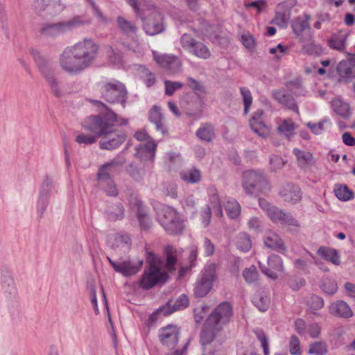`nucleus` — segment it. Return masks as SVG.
I'll return each mask as SVG.
<instances>
[{
  "label": "nucleus",
  "mask_w": 355,
  "mask_h": 355,
  "mask_svg": "<svg viewBox=\"0 0 355 355\" xmlns=\"http://www.w3.org/2000/svg\"><path fill=\"white\" fill-rule=\"evenodd\" d=\"M216 265L209 262L205 265L201 275V297L207 295L213 288L214 282L217 279Z\"/></svg>",
  "instance_id": "obj_12"
},
{
  "label": "nucleus",
  "mask_w": 355,
  "mask_h": 355,
  "mask_svg": "<svg viewBox=\"0 0 355 355\" xmlns=\"http://www.w3.org/2000/svg\"><path fill=\"white\" fill-rule=\"evenodd\" d=\"M165 253L166 255V267L168 270L173 271L176 264V250L173 246H167L165 248Z\"/></svg>",
  "instance_id": "obj_42"
},
{
  "label": "nucleus",
  "mask_w": 355,
  "mask_h": 355,
  "mask_svg": "<svg viewBox=\"0 0 355 355\" xmlns=\"http://www.w3.org/2000/svg\"><path fill=\"white\" fill-rule=\"evenodd\" d=\"M267 6L266 0H257L251 3H245V5L246 8H253L256 9L259 14L261 13Z\"/></svg>",
  "instance_id": "obj_57"
},
{
  "label": "nucleus",
  "mask_w": 355,
  "mask_h": 355,
  "mask_svg": "<svg viewBox=\"0 0 355 355\" xmlns=\"http://www.w3.org/2000/svg\"><path fill=\"white\" fill-rule=\"evenodd\" d=\"M204 254L207 257H210L215 252L214 244L207 238H205L203 243Z\"/></svg>",
  "instance_id": "obj_60"
},
{
  "label": "nucleus",
  "mask_w": 355,
  "mask_h": 355,
  "mask_svg": "<svg viewBox=\"0 0 355 355\" xmlns=\"http://www.w3.org/2000/svg\"><path fill=\"white\" fill-rule=\"evenodd\" d=\"M114 168V162L107 163L100 168L98 174L99 185L105 191L108 196H116L118 195L116 185L110 178V173L113 171Z\"/></svg>",
  "instance_id": "obj_10"
},
{
  "label": "nucleus",
  "mask_w": 355,
  "mask_h": 355,
  "mask_svg": "<svg viewBox=\"0 0 355 355\" xmlns=\"http://www.w3.org/2000/svg\"><path fill=\"white\" fill-rule=\"evenodd\" d=\"M293 153L296 157L297 164L300 167L307 168L314 165L315 159L310 152L294 148Z\"/></svg>",
  "instance_id": "obj_28"
},
{
  "label": "nucleus",
  "mask_w": 355,
  "mask_h": 355,
  "mask_svg": "<svg viewBox=\"0 0 355 355\" xmlns=\"http://www.w3.org/2000/svg\"><path fill=\"white\" fill-rule=\"evenodd\" d=\"M116 22L119 30L122 33L128 37H132V44L123 43L128 49L135 51L138 46V41L135 38L136 33L137 31V27L136 25L130 21L125 19L121 16H119L116 18Z\"/></svg>",
  "instance_id": "obj_14"
},
{
  "label": "nucleus",
  "mask_w": 355,
  "mask_h": 355,
  "mask_svg": "<svg viewBox=\"0 0 355 355\" xmlns=\"http://www.w3.org/2000/svg\"><path fill=\"white\" fill-rule=\"evenodd\" d=\"M99 89L103 98L109 103H125L127 91L125 86L118 80L101 81L98 83Z\"/></svg>",
  "instance_id": "obj_8"
},
{
  "label": "nucleus",
  "mask_w": 355,
  "mask_h": 355,
  "mask_svg": "<svg viewBox=\"0 0 355 355\" xmlns=\"http://www.w3.org/2000/svg\"><path fill=\"white\" fill-rule=\"evenodd\" d=\"M240 41L249 51H253L255 48V40L249 32L243 33L240 36Z\"/></svg>",
  "instance_id": "obj_49"
},
{
  "label": "nucleus",
  "mask_w": 355,
  "mask_h": 355,
  "mask_svg": "<svg viewBox=\"0 0 355 355\" xmlns=\"http://www.w3.org/2000/svg\"><path fill=\"white\" fill-rule=\"evenodd\" d=\"M52 180L46 178L42 182L37 206L42 210H44L48 204V196L52 187Z\"/></svg>",
  "instance_id": "obj_31"
},
{
  "label": "nucleus",
  "mask_w": 355,
  "mask_h": 355,
  "mask_svg": "<svg viewBox=\"0 0 355 355\" xmlns=\"http://www.w3.org/2000/svg\"><path fill=\"white\" fill-rule=\"evenodd\" d=\"M309 15L304 14L295 18L292 23V28L294 33L300 37L304 32H309L311 30Z\"/></svg>",
  "instance_id": "obj_27"
},
{
  "label": "nucleus",
  "mask_w": 355,
  "mask_h": 355,
  "mask_svg": "<svg viewBox=\"0 0 355 355\" xmlns=\"http://www.w3.org/2000/svg\"><path fill=\"white\" fill-rule=\"evenodd\" d=\"M135 137L138 141H146L144 145H141L139 149L142 152H145L148 154L150 159L153 160L155 157V150L157 145L152 139H148L149 137L148 135L143 131L137 132L135 135Z\"/></svg>",
  "instance_id": "obj_26"
},
{
  "label": "nucleus",
  "mask_w": 355,
  "mask_h": 355,
  "mask_svg": "<svg viewBox=\"0 0 355 355\" xmlns=\"http://www.w3.org/2000/svg\"><path fill=\"white\" fill-rule=\"evenodd\" d=\"M225 208L227 215L232 218H237L241 213V205L234 199L227 200Z\"/></svg>",
  "instance_id": "obj_41"
},
{
  "label": "nucleus",
  "mask_w": 355,
  "mask_h": 355,
  "mask_svg": "<svg viewBox=\"0 0 355 355\" xmlns=\"http://www.w3.org/2000/svg\"><path fill=\"white\" fill-rule=\"evenodd\" d=\"M165 93L168 96H172L177 89H181L183 84L180 82L165 80Z\"/></svg>",
  "instance_id": "obj_54"
},
{
  "label": "nucleus",
  "mask_w": 355,
  "mask_h": 355,
  "mask_svg": "<svg viewBox=\"0 0 355 355\" xmlns=\"http://www.w3.org/2000/svg\"><path fill=\"white\" fill-rule=\"evenodd\" d=\"M214 137L215 132L211 125L206 123L201 127V141L209 142Z\"/></svg>",
  "instance_id": "obj_50"
},
{
  "label": "nucleus",
  "mask_w": 355,
  "mask_h": 355,
  "mask_svg": "<svg viewBox=\"0 0 355 355\" xmlns=\"http://www.w3.org/2000/svg\"><path fill=\"white\" fill-rule=\"evenodd\" d=\"M263 114L262 110L256 111L250 120V125L252 131L259 137L266 138L270 134V129L262 120Z\"/></svg>",
  "instance_id": "obj_20"
},
{
  "label": "nucleus",
  "mask_w": 355,
  "mask_h": 355,
  "mask_svg": "<svg viewBox=\"0 0 355 355\" xmlns=\"http://www.w3.org/2000/svg\"><path fill=\"white\" fill-rule=\"evenodd\" d=\"M253 304L261 311H266L270 305V297L263 292H257L253 297Z\"/></svg>",
  "instance_id": "obj_37"
},
{
  "label": "nucleus",
  "mask_w": 355,
  "mask_h": 355,
  "mask_svg": "<svg viewBox=\"0 0 355 355\" xmlns=\"http://www.w3.org/2000/svg\"><path fill=\"white\" fill-rule=\"evenodd\" d=\"M257 340L260 342L263 348L264 355H270L268 338L261 329H255L253 330Z\"/></svg>",
  "instance_id": "obj_43"
},
{
  "label": "nucleus",
  "mask_w": 355,
  "mask_h": 355,
  "mask_svg": "<svg viewBox=\"0 0 355 355\" xmlns=\"http://www.w3.org/2000/svg\"><path fill=\"white\" fill-rule=\"evenodd\" d=\"M157 214L159 223L169 234H176L182 231V221L178 214L172 207L162 206Z\"/></svg>",
  "instance_id": "obj_7"
},
{
  "label": "nucleus",
  "mask_w": 355,
  "mask_h": 355,
  "mask_svg": "<svg viewBox=\"0 0 355 355\" xmlns=\"http://www.w3.org/2000/svg\"><path fill=\"white\" fill-rule=\"evenodd\" d=\"M282 198L286 202L295 204L302 199V192L300 188L293 184H287L279 192Z\"/></svg>",
  "instance_id": "obj_23"
},
{
  "label": "nucleus",
  "mask_w": 355,
  "mask_h": 355,
  "mask_svg": "<svg viewBox=\"0 0 355 355\" xmlns=\"http://www.w3.org/2000/svg\"><path fill=\"white\" fill-rule=\"evenodd\" d=\"M130 204L135 205L138 209V220L142 229H148L150 227V221L146 212L141 209V202L135 198V201H130Z\"/></svg>",
  "instance_id": "obj_40"
},
{
  "label": "nucleus",
  "mask_w": 355,
  "mask_h": 355,
  "mask_svg": "<svg viewBox=\"0 0 355 355\" xmlns=\"http://www.w3.org/2000/svg\"><path fill=\"white\" fill-rule=\"evenodd\" d=\"M115 241L116 243L117 247H126L129 248L131 245V239L128 235H116L115 236Z\"/></svg>",
  "instance_id": "obj_58"
},
{
  "label": "nucleus",
  "mask_w": 355,
  "mask_h": 355,
  "mask_svg": "<svg viewBox=\"0 0 355 355\" xmlns=\"http://www.w3.org/2000/svg\"><path fill=\"white\" fill-rule=\"evenodd\" d=\"M263 243L266 248L276 250L282 254H284L287 250V248L283 240L277 234L272 231L266 232L263 237Z\"/></svg>",
  "instance_id": "obj_24"
},
{
  "label": "nucleus",
  "mask_w": 355,
  "mask_h": 355,
  "mask_svg": "<svg viewBox=\"0 0 355 355\" xmlns=\"http://www.w3.org/2000/svg\"><path fill=\"white\" fill-rule=\"evenodd\" d=\"M240 92L243 98V102L244 105L243 113L244 114H248L250 108L252 103V96L251 92L247 87H240Z\"/></svg>",
  "instance_id": "obj_45"
},
{
  "label": "nucleus",
  "mask_w": 355,
  "mask_h": 355,
  "mask_svg": "<svg viewBox=\"0 0 355 355\" xmlns=\"http://www.w3.org/2000/svg\"><path fill=\"white\" fill-rule=\"evenodd\" d=\"M347 37V34L343 33L332 35L328 41L329 46L339 51H344L346 48Z\"/></svg>",
  "instance_id": "obj_32"
},
{
  "label": "nucleus",
  "mask_w": 355,
  "mask_h": 355,
  "mask_svg": "<svg viewBox=\"0 0 355 355\" xmlns=\"http://www.w3.org/2000/svg\"><path fill=\"white\" fill-rule=\"evenodd\" d=\"M327 346L324 342H315L309 345L308 354L314 355H326Z\"/></svg>",
  "instance_id": "obj_44"
},
{
  "label": "nucleus",
  "mask_w": 355,
  "mask_h": 355,
  "mask_svg": "<svg viewBox=\"0 0 355 355\" xmlns=\"http://www.w3.org/2000/svg\"><path fill=\"white\" fill-rule=\"evenodd\" d=\"M306 332L309 333L312 338H316L320 334L321 327L318 323H311L308 326Z\"/></svg>",
  "instance_id": "obj_59"
},
{
  "label": "nucleus",
  "mask_w": 355,
  "mask_h": 355,
  "mask_svg": "<svg viewBox=\"0 0 355 355\" xmlns=\"http://www.w3.org/2000/svg\"><path fill=\"white\" fill-rule=\"evenodd\" d=\"M236 245L242 252H248L252 247V241L249 235L245 232L239 233L236 238Z\"/></svg>",
  "instance_id": "obj_39"
},
{
  "label": "nucleus",
  "mask_w": 355,
  "mask_h": 355,
  "mask_svg": "<svg viewBox=\"0 0 355 355\" xmlns=\"http://www.w3.org/2000/svg\"><path fill=\"white\" fill-rule=\"evenodd\" d=\"M324 300L321 297L312 295L307 301V312L315 315H319L317 311L322 309L324 307Z\"/></svg>",
  "instance_id": "obj_33"
},
{
  "label": "nucleus",
  "mask_w": 355,
  "mask_h": 355,
  "mask_svg": "<svg viewBox=\"0 0 355 355\" xmlns=\"http://www.w3.org/2000/svg\"><path fill=\"white\" fill-rule=\"evenodd\" d=\"M127 121L119 119L111 110L87 117L83 124L85 129L101 137L99 146L101 149L109 150L119 148L126 139L125 131L121 128Z\"/></svg>",
  "instance_id": "obj_1"
},
{
  "label": "nucleus",
  "mask_w": 355,
  "mask_h": 355,
  "mask_svg": "<svg viewBox=\"0 0 355 355\" xmlns=\"http://www.w3.org/2000/svg\"><path fill=\"white\" fill-rule=\"evenodd\" d=\"M107 259L113 267L114 270L117 272L122 274L124 276H131L137 273L140 267L132 264L129 261H123V262H115L112 261L110 258L107 257Z\"/></svg>",
  "instance_id": "obj_25"
},
{
  "label": "nucleus",
  "mask_w": 355,
  "mask_h": 355,
  "mask_svg": "<svg viewBox=\"0 0 355 355\" xmlns=\"http://www.w3.org/2000/svg\"><path fill=\"white\" fill-rule=\"evenodd\" d=\"M268 216L275 223L286 224L299 227V222L289 213H285L282 209L273 206L268 210Z\"/></svg>",
  "instance_id": "obj_17"
},
{
  "label": "nucleus",
  "mask_w": 355,
  "mask_h": 355,
  "mask_svg": "<svg viewBox=\"0 0 355 355\" xmlns=\"http://www.w3.org/2000/svg\"><path fill=\"white\" fill-rule=\"evenodd\" d=\"M181 43L184 49H187L191 54L198 57V42L191 35L184 33L181 38Z\"/></svg>",
  "instance_id": "obj_35"
},
{
  "label": "nucleus",
  "mask_w": 355,
  "mask_h": 355,
  "mask_svg": "<svg viewBox=\"0 0 355 355\" xmlns=\"http://www.w3.org/2000/svg\"><path fill=\"white\" fill-rule=\"evenodd\" d=\"M189 304V300L187 295H181L175 302L169 300L166 305L158 309L160 313L164 316H168L170 314L182 310L187 308Z\"/></svg>",
  "instance_id": "obj_22"
},
{
  "label": "nucleus",
  "mask_w": 355,
  "mask_h": 355,
  "mask_svg": "<svg viewBox=\"0 0 355 355\" xmlns=\"http://www.w3.org/2000/svg\"><path fill=\"white\" fill-rule=\"evenodd\" d=\"M243 276L248 284L255 282L258 279V272L254 266L245 268L243 272Z\"/></svg>",
  "instance_id": "obj_51"
},
{
  "label": "nucleus",
  "mask_w": 355,
  "mask_h": 355,
  "mask_svg": "<svg viewBox=\"0 0 355 355\" xmlns=\"http://www.w3.org/2000/svg\"><path fill=\"white\" fill-rule=\"evenodd\" d=\"M180 336L179 328L173 324H168L159 329V338L161 343L168 347L173 348L178 343Z\"/></svg>",
  "instance_id": "obj_13"
},
{
  "label": "nucleus",
  "mask_w": 355,
  "mask_h": 355,
  "mask_svg": "<svg viewBox=\"0 0 355 355\" xmlns=\"http://www.w3.org/2000/svg\"><path fill=\"white\" fill-rule=\"evenodd\" d=\"M181 178L189 183H196L200 180V172L197 169H191L181 173Z\"/></svg>",
  "instance_id": "obj_48"
},
{
  "label": "nucleus",
  "mask_w": 355,
  "mask_h": 355,
  "mask_svg": "<svg viewBox=\"0 0 355 355\" xmlns=\"http://www.w3.org/2000/svg\"><path fill=\"white\" fill-rule=\"evenodd\" d=\"M336 71L340 83H349L355 78V58L340 62L337 65Z\"/></svg>",
  "instance_id": "obj_15"
},
{
  "label": "nucleus",
  "mask_w": 355,
  "mask_h": 355,
  "mask_svg": "<svg viewBox=\"0 0 355 355\" xmlns=\"http://www.w3.org/2000/svg\"><path fill=\"white\" fill-rule=\"evenodd\" d=\"M147 0H127L128 4L134 9L136 14L141 17L144 28L148 35H153L164 30L161 13L153 8L149 16L143 17L140 12L139 6L147 3Z\"/></svg>",
  "instance_id": "obj_5"
},
{
  "label": "nucleus",
  "mask_w": 355,
  "mask_h": 355,
  "mask_svg": "<svg viewBox=\"0 0 355 355\" xmlns=\"http://www.w3.org/2000/svg\"><path fill=\"white\" fill-rule=\"evenodd\" d=\"M98 49L93 40L84 39L64 49L60 55V66L69 75L79 74L94 63Z\"/></svg>",
  "instance_id": "obj_2"
},
{
  "label": "nucleus",
  "mask_w": 355,
  "mask_h": 355,
  "mask_svg": "<svg viewBox=\"0 0 355 355\" xmlns=\"http://www.w3.org/2000/svg\"><path fill=\"white\" fill-rule=\"evenodd\" d=\"M98 137L96 134L94 135H87L85 133H80L76 135L75 141L79 144L90 145L96 141V138Z\"/></svg>",
  "instance_id": "obj_52"
},
{
  "label": "nucleus",
  "mask_w": 355,
  "mask_h": 355,
  "mask_svg": "<svg viewBox=\"0 0 355 355\" xmlns=\"http://www.w3.org/2000/svg\"><path fill=\"white\" fill-rule=\"evenodd\" d=\"M40 71L47 83L53 94L58 98L61 97L64 92L61 83L55 76L54 69L52 66L48 64H40Z\"/></svg>",
  "instance_id": "obj_11"
},
{
  "label": "nucleus",
  "mask_w": 355,
  "mask_h": 355,
  "mask_svg": "<svg viewBox=\"0 0 355 355\" xmlns=\"http://www.w3.org/2000/svg\"><path fill=\"white\" fill-rule=\"evenodd\" d=\"M268 267L261 266L262 272L271 279H277V272L284 270L282 259L277 254H272L268 258Z\"/></svg>",
  "instance_id": "obj_16"
},
{
  "label": "nucleus",
  "mask_w": 355,
  "mask_h": 355,
  "mask_svg": "<svg viewBox=\"0 0 355 355\" xmlns=\"http://www.w3.org/2000/svg\"><path fill=\"white\" fill-rule=\"evenodd\" d=\"M233 315L232 306L229 302L220 303L206 319L201 332V343L205 345L211 343L217 334L231 320Z\"/></svg>",
  "instance_id": "obj_3"
},
{
  "label": "nucleus",
  "mask_w": 355,
  "mask_h": 355,
  "mask_svg": "<svg viewBox=\"0 0 355 355\" xmlns=\"http://www.w3.org/2000/svg\"><path fill=\"white\" fill-rule=\"evenodd\" d=\"M308 326L305 321L301 318L297 319L295 322V329L301 336L306 335Z\"/></svg>",
  "instance_id": "obj_61"
},
{
  "label": "nucleus",
  "mask_w": 355,
  "mask_h": 355,
  "mask_svg": "<svg viewBox=\"0 0 355 355\" xmlns=\"http://www.w3.org/2000/svg\"><path fill=\"white\" fill-rule=\"evenodd\" d=\"M155 62L162 67L169 70L172 73L177 72L180 68V62L175 56L153 53Z\"/></svg>",
  "instance_id": "obj_21"
},
{
  "label": "nucleus",
  "mask_w": 355,
  "mask_h": 355,
  "mask_svg": "<svg viewBox=\"0 0 355 355\" xmlns=\"http://www.w3.org/2000/svg\"><path fill=\"white\" fill-rule=\"evenodd\" d=\"M277 130L288 138L294 133L295 123L291 119H286L278 126Z\"/></svg>",
  "instance_id": "obj_46"
},
{
  "label": "nucleus",
  "mask_w": 355,
  "mask_h": 355,
  "mask_svg": "<svg viewBox=\"0 0 355 355\" xmlns=\"http://www.w3.org/2000/svg\"><path fill=\"white\" fill-rule=\"evenodd\" d=\"M209 202L204 209L202 220L201 223L203 227H207L211 220V212L218 218L223 216L220 200L219 199L216 188L211 187L208 189Z\"/></svg>",
  "instance_id": "obj_9"
},
{
  "label": "nucleus",
  "mask_w": 355,
  "mask_h": 355,
  "mask_svg": "<svg viewBox=\"0 0 355 355\" xmlns=\"http://www.w3.org/2000/svg\"><path fill=\"white\" fill-rule=\"evenodd\" d=\"M334 193L336 196L342 201H348L354 197L353 191L346 184H336Z\"/></svg>",
  "instance_id": "obj_36"
},
{
  "label": "nucleus",
  "mask_w": 355,
  "mask_h": 355,
  "mask_svg": "<svg viewBox=\"0 0 355 355\" xmlns=\"http://www.w3.org/2000/svg\"><path fill=\"white\" fill-rule=\"evenodd\" d=\"M146 259L149 267L145 270L139 282L140 287L146 290L153 288L159 282H165L168 278L167 274L161 270L159 259L154 254L148 253Z\"/></svg>",
  "instance_id": "obj_4"
},
{
  "label": "nucleus",
  "mask_w": 355,
  "mask_h": 355,
  "mask_svg": "<svg viewBox=\"0 0 355 355\" xmlns=\"http://www.w3.org/2000/svg\"><path fill=\"white\" fill-rule=\"evenodd\" d=\"M289 351L292 355H301L302 351L298 338L293 335L289 342Z\"/></svg>",
  "instance_id": "obj_55"
},
{
  "label": "nucleus",
  "mask_w": 355,
  "mask_h": 355,
  "mask_svg": "<svg viewBox=\"0 0 355 355\" xmlns=\"http://www.w3.org/2000/svg\"><path fill=\"white\" fill-rule=\"evenodd\" d=\"M333 110L340 117L346 119L350 117L351 110L349 105L343 99L336 98L331 101Z\"/></svg>",
  "instance_id": "obj_29"
},
{
  "label": "nucleus",
  "mask_w": 355,
  "mask_h": 355,
  "mask_svg": "<svg viewBox=\"0 0 355 355\" xmlns=\"http://www.w3.org/2000/svg\"><path fill=\"white\" fill-rule=\"evenodd\" d=\"M286 4H287V2L284 1V2L279 3L277 6L276 15H275V20L276 21H279L282 23L286 22V15L284 13H282L281 12V10L286 6Z\"/></svg>",
  "instance_id": "obj_63"
},
{
  "label": "nucleus",
  "mask_w": 355,
  "mask_h": 355,
  "mask_svg": "<svg viewBox=\"0 0 355 355\" xmlns=\"http://www.w3.org/2000/svg\"><path fill=\"white\" fill-rule=\"evenodd\" d=\"M286 162L278 155H272L270 159V170L272 171H277L281 169L284 165Z\"/></svg>",
  "instance_id": "obj_56"
},
{
  "label": "nucleus",
  "mask_w": 355,
  "mask_h": 355,
  "mask_svg": "<svg viewBox=\"0 0 355 355\" xmlns=\"http://www.w3.org/2000/svg\"><path fill=\"white\" fill-rule=\"evenodd\" d=\"M150 121L153 123L157 130L164 133L163 123H162V114L161 112V108L158 106H154L149 113Z\"/></svg>",
  "instance_id": "obj_38"
},
{
  "label": "nucleus",
  "mask_w": 355,
  "mask_h": 355,
  "mask_svg": "<svg viewBox=\"0 0 355 355\" xmlns=\"http://www.w3.org/2000/svg\"><path fill=\"white\" fill-rule=\"evenodd\" d=\"M320 288L327 295H334L338 291V285L335 280L325 279L322 281Z\"/></svg>",
  "instance_id": "obj_47"
},
{
  "label": "nucleus",
  "mask_w": 355,
  "mask_h": 355,
  "mask_svg": "<svg viewBox=\"0 0 355 355\" xmlns=\"http://www.w3.org/2000/svg\"><path fill=\"white\" fill-rule=\"evenodd\" d=\"M242 187L250 196L257 195L269 190L268 182L265 174L259 171H247L242 175Z\"/></svg>",
  "instance_id": "obj_6"
},
{
  "label": "nucleus",
  "mask_w": 355,
  "mask_h": 355,
  "mask_svg": "<svg viewBox=\"0 0 355 355\" xmlns=\"http://www.w3.org/2000/svg\"><path fill=\"white\" fill-rule=\"evenodd\" d=\"M71 26L69 22L46 25L42 28V33L47 35H55L68 30Z\"/></svg>",
  "instance_id": "obj_34"
},
{
  "label": "nucleus",
  "mask_w": 355,
  "mask_h": 355,
  "mask_svg": "<svg viewBox=\"0 0 355 355\" xmlns=\"http://www.w3.org/2000/svg\"><path fill=\"white\" fill-rule=\"evenodd\" d=\"M144 81L147 87H150L155 83V76L148 69L143 71Z\"/></svg>",
  "instance_id": "obj_62"
},
{
  "label": "nucleus",
  "mask_w": 355,
  "mask_h": 355,
  "mask_svg": "<svg viewBox=\"0 0 355 355\" xmlns=\"http://www.w3.org/2000/svg\"><path fill=\"white\" fill-rule=\"evenodd\" d=\"M317 253L325 261H329L334 265L338 266L340 263V257L337 250L328 247H320Z\"/></svg>",
  "instance_id": "obj_30"
},
{
  "label": "nucleus",
  "mask_w": 355,
  "mask_h": 355,
  "mask_svg": "<svg viewBox=\"0 0 355 355\" xmlns=\"http://www.w3.org/2000/svg\"><path fill=\"white\" fill-rule=\"evenodd\" d=\"M329 314L334 317L348 319L353 316V311L344 300H336L328 306Z\"/></svg>",
  "instance_id": "obj_18"
},
{
  "label": "nucleus",
  "mask_w": 355,
  "mask_h": 355,
  "mask_svg": "<svg viewBox=\"0 0 355 355\" xmlns=\"http://www.w3.org/2000/svg\"><path fill=\"white\" fill-rule=\"evenodd\" d=\"M286 51L287 48H285L282 44H279L276 47L270 48L269 52L271 54L275 55L276 58L279 60L286 52Z\"/></svg>",
  "instance_id": "obj_64"
},
{
  "label": "nucleus",
  "mask_w": 355,
  "mask_h": 355,
  "mask_svg": "<svg viewBox=\"0 0 355 355\" xmlns=\"http://www.w3.org/2000/svg\"><path fill=\"white\" fill-rule=\"evenodd\" d=\"M330 124V121L327 119H324L317 123L309 122L307 126L315 135H320L324 130V125Z\"/></svg>",
  "instance_id": "obj_53"
},
{
  "label": "nucleus",
  "mask_w": 355,
  "mask_h": 355,
  "mask_svg": "<svg viewBox=\"0 0 355 355\" xmlns=\"http://www.w3.org/2000/svg\"><path fill=\"white\" fill-rule=\"evenodd\" d=\"M272 98L284 107L299 114L298 106L295 98L285 89H275L272 92Z\"/></svg>",
  "instance_id": "obj_19"
}]
</instances>
